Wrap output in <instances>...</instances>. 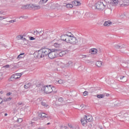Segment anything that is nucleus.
I'll use <instances>...</instances> for the list:
<instances>
[{"instance_id": "f257e3e1", "label": "nucleus", "mask_w": 129, "mask_h": 129, "mask_svg": "<svg viewBox=\"0 0 129 129\" xmlns=\"http://www.w3.org/2000/svg\"><path fill=\"white\" fill-rule=\"evenodd\" d=\"M60 40L64 41L66 43H69L71 45H81L84 44V39L83 38H78L72 36V35H69L68 34H63L60 37Z\"/></svg>"}, {"instance_id": "f03ea898", "label": "nucleus", "mask_w": 129, "mask_h": 129, "mask_svg": "<svg viewBox=\"0 0 129 129\" xmlns=\"http://www.w3.org/2000/svg\"><path fill=\"white\" fill-rule=\"evenodd\" d=\"M42 90L44 91L45 93H56L57 92V90H56V88L55 87H53L51 85L49 86H44L42 87Z\"/></svg>"}, {"instance_id": "7ed1b4c3", "label": "nucleus", "mask_w": 129, "mask_h": 129, "mask_svg": "<svg viewBox=\"0 0 129 129\" xmlns=\"http://www.w3.org/2000/svg\"><path fill=\"white\" fill-rule=\"evenodd\" d=\"M96 9L99 11H103L105 8L106 7V4L105 1L103 0H101L98 1L95 5Z\"/></svg>"}, {"instance_id": "20e7f679", "label": "nucleus", "mask_w": 129, "mask_h": 129, "mask_svg": "<svg viewBox=\"0 0 129 129\" xmlns=\"http://www.w3.org/2000/svg\"><path fill=\"white\" fill-rule=\"evenodd\" d=\"M22 8L23 10H33V11L40 10V9H41L40 6H36L35 5H27L22 6Z\"/></svg>"}, {"instance_id": "39448f33", "label": "nucleus", "mask_w": 129, "mask_h": 129, "mask_svg": "<svg viewBox=\"0 0 129 129\" xmlns=\"http://www.w3.org/2000/svg\"><path fill=\"white\" fill-rule=\"evenodd\" d=\"M56 51L55 49H50V51H49V53L48 54V57L50 59H54V58H56L57 56H58V53L57 52H55Z\"/></svg>"}, {"instance_id": "423d86ee", "label": "nucleus", "mask_w": 129, "mask_h": 129, "mask_svg": "<svg viewBox=\"0 0 129 129\" xmlns=\"http://www.w3.org/2000/svg\"><path fill=\"white\" fill-rule=\"evenodd\" d=\"M41 50L43 57L48 55L50 52H51V49L49 48H42Z\"/></svg>"}, {"instance_id": "0eeeda50", "label": "nucleus", "mask_w": 129, "mask_h": 129, "mask_svg": "<svg viewBox=\"0 0 129 129\" xmlns=\"http://www.w3.org/2000/svg\"><path fill=\"white\" fill-rule=\"evenodd\" d=\"M34 55L36 58H38V59H40V58H43L44 57L43 56V53L42 52V50L40 49L38 51H36L34 53Z\"/></svg>"}, {"instance_id": "6e6552de", "label": "nucleus", "mask_w": 129, "mask_h": 129, "mask_svg": "<svg viewBox=\"0 0 129 129\" xmlns=\"http://www.w3.org/2000/svg\"><path fill=\"white\" fill-rule=\"evenodd\" d=\"M12 66L14 69L20 68V67H22V66H23V62L20 61L17 63H13L12 64Z\"/></svg>"}, {"instance_id": "1a4fd4ad", "label": "nucleus", "mask_w": 129, "mask_h": 129, "mask_svg": "<svg viewBox=\"0 0 129 129\" xmlns=\"http://www.w3.org/2000/svg\"><path fill=\"white\" fill-rule=\"evenodd\" d=\"M97 52L98 51L96 48H92L89 50V53H91V54H93L94 55L97 54Z\"/></svg>"}, {"instance_id": "9d476101", "label": "nucleus", "mask_w": 129, "mask_h": 129, "mask_svg": "<svg viewBox=\"0 0 129 129\" xmlns=\"http://www.w3.org/2000/svg\"><path fill=\"white\" fill-rule=\"evenodd\" d=\"M19 78L20 77H18L17 75L14 74L11 76L10 80L11 81H15V80H17V79H19Z\"/></svg>"}, {"instance_id": "9b49d317", "label": "nucleus", "mask_w": 129, "mask_h": 129, "mask_svg": "<svg viewBox=\"0 0 129 129\" xmlns=\"http://www.w3.org/2000/svg\"><path fill=\"white\" fill-rule=\"evenodd\" d=\"M67 53H68L67 51H62L58 53V56H59V57H63V56H65Z\"/></svg>"}, {"instance_id": "f8f14e48", "label": "nucleus", "mask_w": 129, "mask_h": 129, "mask_svg": "<svg viewBox=\"0 0 129 129\" xmlns=\"http://www.w3.org/2000/svg\"><path fill=\"white\" fill-rule=\"evenodd\" d=\"M73 5L74 6H76V7H78V6H81V3H80V2L77 1H75L72 2Z\"/></svg>"}, {"instance_id": "ddd939ff", "label": "nucleus", "mask_w": 129, "mask_h": 129, "mask_svg": "<svg viewBox=\"0 0 129 129\" xmlns=\"http://www.w3.org/2000/svg\"><path fill=\"white\" fill-rule=\"evenodd\" d=\"M111 24H112V23H111L110 21H105L104 23L103 26H104V27H109Z\"/></svg>"}, {"instance_id": "4468645a", "label": "nucleus", "mask_w": 129, "mask_h": 129, "mask_svg": "<svg viewBox=\"0 0 129 129\" xmlns=\"http://www.w3.org/2000/svg\"><path fill=\"white\" fill-rule=\"evenodd\" d=\"M84 117L86 119V120H88V121H91L92 120V116L90 115H85Z\"/></svg>"}, {"instance_id": "2eb2a0df", "label": "nucleus", "mask_w": 129, "mask_h": 129, "mask_svg": "<svg viewBox=\"0 0 129 129\" xmlns=\"http://www.w3.org/2000/svg\"><path fill=\"white\" fill-rule=\"evenodd\" d=\"M34 35L36 36V37H40L41 36V33H43V31H40L39 32L38 30H36L35 31H34Z\"/></svg>"}, {"instance_id": "dca6fc26", "label": "nucleus", "mask_w": 129, "mask_h": 129, "mask_svg": "<svg viewBox=\"0 0 129 129\" xmlns=\"http://www.w3.org/2000/svg\"><path fill=\"white\" fill-rule=\"evenodd\" d=\"M81 121L82 124H83V125H85V124H86V123H87V120H86V119L84 117L83 118L81 119Z\"/></svg>"}, {"instance_id": "f3484780", "label": "nucleus", "mask_w": 129, "mask_h": 129, "mask_svg": "<svg viewBox=\"0 0 129 129\" xmlns=\"http://www.w3.org/2000/svg\"><path fill=\"white\" fill-rule=\"evenodd\" d=\"M121 82H126L127 78L125 76H122L120 78Z\"/></svg>"}, {"instance_id": "a211bd4d", "label": "nucleus", "mask_w": 129, "mask_h": 129, "mask_svg": "<svg viewBox=\"0 0 129 129\" xmlns=\"http://www.w3.org/2000/svg\"><path fill=\"white\" fill-rule=\"evenodd\" d=\"M53 46L55 48H61V47H62V44L59 43H55L53 44Z\"/></svg>"}, {"instance_id": "6ab92c4d", "label": "nucleus", "mask_w": 129, "mask_h": 129, "mask_svg": "<svg viewBox=\"0 0 129 129\" xmlns=\"http://www.w3.org/2000/svg\"><path fill=\"white\" fill-rule=\"evenodd\" d=\"M31 86H32V84L31 83H28L24 85V88L28 89V88H30Z\"/></svg>"}, {"instance_id": "aec40b11", "label": "nucleus", "mask_w": 129, "mask_h": 129, "mask_svg": "<svg viewBox=\"0 0 129 129\" xmlns=\"http://www.w3.org/2000/svg\"><path fill=\"white\" fill-rule=\"evenodd\" d=\"M57 7H58V5L56 3H51V6L50 7V8H51V9H56V8H57Z\"/></svg>"}, {"instance_id": "412c9836", "label": "nucleus", "mask_w": 129, "mask_h": 129, "mask_svg": "<svg viewBox=\"0 0 129 129\" xmlns=\"http://www.w3.org/2000/svg\"><path fill=\"white\" fill-rule=\"evenodd\" d=\"M11 100H12V98L11 97H9V98L4 97L3 99V101L5 102H6L7 101H11Z\"/></svg>"}, {"instance_id": "4be33fe9", "label": "nucleus", "mask_w": 129, "mask_h": 129, "mask_svg": "<svg viewBox=\"0 0 129 129\" xmlns=\"http://www.w3.org/2000/svg\"><path fill=\"white\" fill-rule=\"evenodd\" d=\"M96 65L97 67H101L102 66V62L101 61H97L96 62Z\"/></svg>"}, {"instance_id": "5701e85b", "label": "nucleus", "mask_w": 129, "mask_h": 129, "mask_svg": "<svg viewBox=\"0 0 129 129\" xmlns=\"http://www.w3.org/2000/svg\"><path fill=\"white\" fill-rule=\"evenodd\" d=\"M39 116H40V117H48V116H47V115L44 113H39Z\"/></svg>"}, {"instance_id": "b1692460", "label": "nucleus", "mask_w": 129, "mask_h": 129, "mask_svg": "<svg viewBox=\"0 0 129 129\" xmlns=\"http://www.w3.org/2000/svg\"><path fill=\"white\" fill-rule=\"evenodd\" d=\"M48 2V0H40L39 2V5H44V4H46Z\"/></svg>"}, {"instance_id": "393cba45", "label": "nucleus", "mask_w": 129, "mask_h": 129, "mask_svg": "<svg viewBox=\"0 0 129 129\" xmlns=\"http://www.w3.org/2000/svg\"><path fill=\"white\" fill-rule=\"evenodd\" d=\"M25 57V53H20L17 57V59L24 58Z\"/></svg>"}, {"instance_id": "a878e982", "label": "nucleus", "mask_w": 129, "mask_h": 129, "mask_svg": "<svg viewBox=\"0 0 129 129\" xmlns=\"http://www.w3.org/2000/svg\"><path fill=\"white\" fill-rule=\"evenodd\" d=\"M66 8H67V9H72V8H73V5L70 4H67Z\"/></svg>"}, {"instance_id": "bb28decb", "label": "nucleus", "mask_w": 129, "mask_h": 129, "mask_svg": "<svg viewBox=\"0 0 129 129\" xmlns=\"http://www.w3.org/2000/svg\"><path fill=\"white\" fill-rule=\"evenodd\" d=\"M41 104L43 105V106H44V107H49V105H46V103L44 102H41Z\"/></svg>"}, {"instance_id": "cd10ccee", "label": "nucleus", "mask_w": 129, "mask_h": 129, "mask_svg": "<svg viewBox=\"0 0 129 129\" xmlns=\"http://www.w3.org/2000/svg\"><path fill=\"white\" fill-rule=\"evenodd\" d=\"M104 94H100L97 95L98 98H104Z\"/></svg>"}, {"instance_id": "c85d7f7f", "label": "nucleus", "mask_w": 129, "mask_h": 129, "mask_svg": "<svg viewBox=\"0 0 129 129\" xmlns=\"http://www.w3.org/2000/svg\"><path fill=\"white\" fill-rule=\"evenodd\" d=\"M73 62L71 60H69L66 64L67 66H70V65H72Z\"/></svg>"}, {"instance_id": "c756f323", "label": "nucleus", "mask_w": 129, "mask_h": 129, "mask_svg": "<svg viewBox=\"0 0 129 129\" xmlns=\"http://www.w3.org/2000/svg\"><path fill=\"white\" fill-rule=\"evenodd\" d=\"M22 121H23V119L21 118H18L17 120V122H18V123H21Z\"/></svg>"}, {"instance_id": "7c9ffc66", "label": "nucleus", "mask_w": 129, "mask_h": 129, "mask_svg": "<svg viewBox=\"0 0 129 129\" xmlns=\"http://www.w3.org/2000/svg\"><path fill=\"white\" fill-rule=\"evenodd\" d=\"M58 82L59 84H63V83H64V81H63V80H59Z\"/></svg>"}, {"instance_id": "2f4dec72", "label": "nucleus", "mask_w": 129, "mask_h": 129, "mask_svg": "<svg viewBox=\"0 0 129 129\" xmlns=\"http://www.w3.org/2000/svg\"><path fill=\"white\" fill-rule=\"evenodd\" d=\"M58 100L59 102H63L64 101V99H63V98H59Z\"/></svg>"}, {"instance_id": "473e14b6", "label": "nucleus", "mask_w": 129, "mask_h": 129, "mask_svg": "<svg viewBox=\"0 0 129 129\" xmlns=\"http://www.w3.org/2000/svg\"><path fill=\"white\" fill-rule=\"evenodd\" d=\"M15 75H17V77H18V76H19V78H21V76H22V75H23V74L22 73H17V74H15Z\"/></svg>"}, {"instance_id": "72a5a7b5", "label": "nucleus", "mask_w": 129, "mask_h": 129, "mask_svg": "<svg viewBox=\"0 0 129 129\" xmlns=\"http://www.w3.org/2000/svg\"><path fill=\"white\" fill-rule=\"evenodd\" d=\"M86 95H88V92L85 91L84 92H83V96H86Z\"/></svg>"}, {"instance_id": "f704fd0d", "label": "nucleus", "mask_w": 129, "mask_h": 129, "mask_svg": "<svg viewBox=\"0 0 129 129\" xmlns=\"http://www.w3.org/2000/svg\"><path fill=\"white\" fill-rule=\"evenodd\" d=\"M17 22L16 20H12L9 21H8V23H15Z\"/></svg>"}, {"instance_id": "c9c22d12", "label": "nucleus", "mask_w": 129, "mask_h": 129, "mask_svg": "<svg viewBox=\"0 0 129 129\" xmlns=\"http://www.w3.org/2000/svg\"><path fill=\"white\" fill-rule=\"evenodd\" d=\"M21 35H18L16 38V40H21Z\"/></svg>"}, {"instance_id": "e433bc0d", "label": "nucleus", "mask_w": 129, "mask_h": 129, "mask_svg": "<svg viewBox=\"0 0 129 129\" xmlns=\"http://www.w3.org/2000/svg\"><path fill=\"white\" fill-rule=\"evenodd\" d=\"M126 45L125 44H122L120 46V49H122L123 48H125Z\"/></svg>"}, {"instance_id": "4c0bfd02", "label": "nucleus", "mask_w": 129, "mask_h": 129, "mask_svg": "<svg viewBox=\"0 0 129 129\" xmlns=\"http://www.w3.org/2000/svg\"><path fill=\"white\" fill-rule=\"evenodd\" d=\"M113 3L116 5V4H118V0H113Z\"/></svg>"}, {"instance_id": "58836bf2", "label": "nucleus", "mask_w": 129, "mask_h": 129, "mask_svg": "<svg viewBox=\"0 0 129 129\" xmlns=\"http://www.w3.org/2000/svg\"><path fill=\"white\" fill-rule=\"evenodd\" d=\"M114 48L115 49H120L119 45H115Z\"/></svg>"}, {"instance_id": "ea45409f", "label": "nucleus", "mask_w": 129, "mask_h": 129, "mask_svg": "<svg viewBox=\"0 0 129 129\" xmlns=\"http://www.w3.org/2000/svg\"><path fill=\"white\" fill-rule=\"evenodd\" d=\"M29 39H30V40L31 41H33V40H36V38H34V37H30L29 38Z\"/></svg>"}, {"instance_id": "a19ab883", "label": "nucleus", "mask_w": 129, "mask_h": 129, "mask_svg": "<svg viewBox=\"0 0 129 129\" xmlns=\"http://www.w3.org/2000/svg\"><path fill=\"white\" fill-rule=\"evenodd\" d=\"M3 101H4V99L0 97V104H2V103H3Z\"/></svg>"}, {"instance_id": "79ce46f5", "label": "nucleus", "mask_w": 129, "mask_h": 129, "mask_svg": "<svg viewBox=\"0 0 129 129\" xmlns=\"http://www.w3.org/2000/svg\"><path fill=\"white\" fill-rule=\"evenodd\" d=\"M0 79H3V73L0 72Z\"/></svg>"}, {"instance_id": "37998d69", "label": "nucleus", "mask_w": 129, "mask_h": 129, "mask_svg": "<svg viewBox=\"0 0 129 129\" xmlns=\"http://www.w3.org/2000/svg\"><path fill=\"white\" fill-rule=\"evenodd\" d=\"M80 107L81 108H84V107H85V105H84V104H82L80 105Z\"/></svg>"}, {"instance_id": "c03bdc74", "label": "nucleus", "mask_w": 129, "mask_h": 129, "mask_svg": "<svg viewBox=\"0 0 129 129\" xmlns=\"http://www.w3.org/2000/svg\"><path fill=\"white\" fill-rule=\"evenodd\" d=\"M11 94H12V93L11 92H9L8 93L6 94V96H10V95H11Z\"/></svg>"}, {"instance_id": "a18cd8bd", "label": "nucleus", "mask_w": 129, "mask_h": 129, "mask_svg": "<svg viewBox=\"0 0 129 129\" xmlns=\"http://www.w3.org/2000/svg\"><path fill=\"white\" fill-rule=\"evenodd\" d=\"M68 125L70 127V128H73V126H72V124H69Z\"/></svg>"}, {"instance_id": "49530a36", "label": "nucleus", "mask_w": 129, "mask_h": 129, "mask_svg": "<svg viewBox=\"0 0 129 129\" xmlns=\"http://www.w3.org/2000/svg\"><path fill=\"white\" fill-rule=\"evenodd\" d=\"M5 19H6V18L4 17H0V21H2V20H5Z\"/></svg>"}, {"instance_id": "de8ad7c7", "label": "nucleus", "mask_w": 129, "mask_h": 129, "mask_svg": "<svg viewBox=\"0 0 129 129\" xmlns=\"http://www.w3.org/2000/svg\"><path fill=\"white\" fill-rule=\"evenodd\" d=\"M82 58H86V57H87L86 55H82Z\"/></svg>"}, {"instance_id": "09e8293b", "label": "nucleus", "mask_w": 129, "mask_h": 129, "mask_svg": "<svg viewBox=\"0 0 129 129\" xmlns=\"http://www.w3.org/2000/svg\"><path fill=\"white\" fill-rule=\"evenodd\" d=\"M24 35H21V38H20V40H23L24 39Z\"/></svg>"}, {"instance_id": "8fccbe9b", "label": "nucleus", "mask_w": 129, "mask_h": 129, "mask_svg": "<svg viewBox=\"0 0 129 129\" xmlns=\"http://www.w3.org/2000/svg\"><path fill=\"white\" fill-rule=\"evenodd\" d=\"M4 67L6 68H9L10 67V65L7 64L6 66H5Z\"/></svg>"}, {"instance_id": "3c124183", "label": "nucleus", "mask_w": 129, "mask_h": 129, "mask_svg": "<svg viewBox=\"0 0 129 129\" xmlns=\"http://www.w3.org/2000/svg\"><path fill=\"white\" fill-rule=\"evenodd\" d=\"M41 100H42V99L41 98H39L37 99V101H41Z\"/></svg>"}, {"instance_id": "603ef678", "label": "nucleus", "mask_w": 129, "mask_h": 129, "mask_svg": "<svg viewBox=\"0 0 129 129\" xmlns=\"http://www.w3.org/2000/svg\"><path fill=\"white\" fill-rule=\"evenodd\" d=\"M18 104H19V105H22V104H23V103H22V102H18Z\"/></svg>"}, {"instance_id": "864d4df0", "label": "nucleus", "mask_w": 129, "mask_h": 129, "mask_svg": "<svg viewBox=\"0 0 129 129\" xmlns=\"http://www.w3.org/2000/svg\"><path fill=\"white\" fill-rule=\"evenodd\" d=\"M126 3L127 4L126 5H127V6H129V0L127 1Z\"/></svg>"}, {"instance_id": "5fc2aeb1", "label": "nucleus", "mask_w": 129, "mask_h": 129, "mask_svg": "<svg viewBox=\"0 0 129 129\" xmlns=\"http://www.w3.org/2000/svg\"><path fill=\"white\" fill-rule=\"evenodd\" d=\"M21 18H22V19H24V18H25V16H21V17H20L19 18V19H21Z\"/></svg>"}, {"instance_id": "6e6d98bb", "label": "nucleus", "mask_w": 129, "mask_h": 129, "mask_svg": "<svg viewBox=\"0 0 129 129\" xmlns=\"http://www.w3.org/2000/svg\"><path fill=\"white\" fill-rule=\"evenodd\" d=\"M23 41H27V39L26 38H23V39H22Z\"/></svg>"}, {"instance_id": "4d7b16f0", "label": "nucleus", "mask_w": 129, "mask_h": 129, "mask_svg": "<svg viewBox=\"0 0 129 129\" xmlns=\"http://www.w3.org/2000/svg\"><path fill=\"white\" fill-rule=\"evenodd\" d=\"M33 123H34V122L31 121H30V124H33Z\"/></svg>"}, {"instance_id": "13d9d810", "label": "nucleus", "mask_w": 129, "mask_h": 129, "mask_svg": "<svg viewBox=\"0 0 129 129\" xmlns=\"http://www.w3.org/2000/svg\"><path fill=\"white\" fill-rule=\"evenodd\" d=\"M43 33H44V32L40 33V36H42V35H43Z\"/></svg>"}, {"instance_id": "bf43d9fd", "label": "nucleus", "mask_w": 129, "mask_h": 129, "mask_svg": "<svg viewBox=\"0 0 129 129\" xmlns=\"http://www.w3.org/2000/svg\"><path fill=\"white\" fill-rule=\"evenodd\" d=\"M7 115H8V113H5V116H7Z\"/></svg>"}, {"instance_id": "052dcab7", "label": "nucleus", "mask_w": 129, "mask_h": 129, "mask_svg": "<svg viewBox=\"0 0 129 129\" xmlns=\"http://www.w3.org/2000/svg\"><path fill=\"white\" fill-rule=\"evenodd\" d=\"M106 96H109V94H106Z\"/></svg>"}, {"instance_id": "680f3d73", "label": "nucleus", "mask_w": 129, "mask_h": 129, "mask_svg": "<svg viewBox=\"0 0 129 129\" xmlns=\"http://www.w3.org/2000/svg\"><path fill=\"white\" fill-rule=\"evenodd\" d=\"M50 124V122H48V123H47V125H49V124Z\"/></svg>"}, {"instance_id": "e2e57ef3", "label": "nucleus", "mask_w": 129, "mask_h": 129, "mask_svg": "<svg viewBox=\"0 0 129 129\" xmlns=\"http://www.w3.org/2000/svg\"><path fill=\"white\" fill-rule=\"evenodd\" d=\"M33 120H36V118H33Z\"/></svg>"}, {"instance_id": "0e129e2a", "label": "nucleus", "mask_w": 129, "mask_h": 129, "mask_svg": "<svg viewBox=\"0 0 129 129\" xmlns=\"http://www.w3.org/2000/svg\"><path fill=\"white\" fill-rule=\"evenodd\" d=\"M18 77H20V76H18Z\"/></svg>"}]
</instances>
